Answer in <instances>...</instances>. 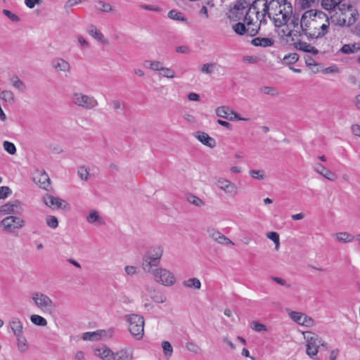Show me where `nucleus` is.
<instances>
[{
  "label": "nucleus",
  "mask_w": 360,
  "mask_h": 360,
  "mask_svg": "<svg viewBox=\"0 0 360 360\" xmlns=\"http://www.w3.org/2000/svg\"><path fill=\"white\" fill-rule=\"evenodd\" d=\"M321 5L324 9L337 14L340 11L339 20L345 25L350 26L356 22L358 12L350 0H322Z\"/></svg>",
  "instance_id": "1"
},
{
  "label": "nucleus",
  "mask_w": 360,
  "mask_h": 360,
  "mask_svg": "<svg viewBox=\"0 0 360 360\" xmlns=\"http://www.w3.org/2000/svg\"><path fill=\"white\" fill-rule=\"evenodd\" d=\"M326 17V15L320 11L309 10L302 14L300 27L309 40L323 37V34L319 33V22L317 18L322 20Z\"/></svg>",
  "instance_id": "2"
},
{
  "label": "nucleus",
  "mask_w": 360,
  "mask_h": 360,
  "mask_svg": "<svg viewBox=\"0 0 360 360\" xmlns=\"http://www.w3.org/2000/svg\"><path fill=\"white\" fill-rule=\"evenodd\" d=\"M265 4H266V0H255L244 10H238L231 13V18H235L236 20L243 19L248 25H254L255 22L251 16V12H255L257 20H259L262 9H264Z\"/></svg>",
  "instance_id": "3"
},
{
  "label": "nucleus",
  "mask_w": 360,
  "mask_h": 360,
  "mask_svg": "<svg viewBox=\"0 0 360 360\" xmlns=\"http://www.w3.org/2000/svg\"><path fill=\"white\" fill-rule=\"evenodd\" d=\"M163 250L160 246L151 247L143 255L142 268L146 272H150L153 267L158 266L162 256Z\"/></svg>",
  "instance_id": "4"
},
{
  "label": "nucleus",
  "mask_w": 360,
  "mask_h": 360,
  "mask_svg": "<svg viewBox=\"0 0 360 360\" xmlns=\"http://www.w3.org/2000/svg\"><path fill=\"white\" fill-rule=\"evenodd\" d=\"M126 320L129 323V330L132 336L137 340L142 338L143 335L144 319L138 314L126 316Z\"/></svg>",
  "instance_id": "5"
},
{
  "label": "nucleus",
  "mask_w": 360,
  "mask_h": 360,
  "mask_svg": "<svg viewBox=\"0 0 360 360\" xmlns=\"http://www.w3.org/2000/svg\"><path fill=\"white\" fill-rule=\"evenodd\" d=\"M71 101L73 104L86 110H91L98 106L97 100L91 96L80 92H75L72 95Z\"/></svg>",
  "instance_id": "6"
},
{
  "label": "nucleus",
  "mask_w": 360,
  "mask_h": 360,
  "mask_svg": "<svg viewBox=\"0 0 360 360\" xmlns=\"http://www.w3.org/2000/svg\"><path fill=\"white\" fill-rule=\"evenodd\" d=\"M327 343H326L317 335L313 334L312 336L308 338L307 345V354L311 358L316 356L319 350H327Z\"/></svg>",
  "instance_id": "7"
},
{
  "label": "nucleus",
  "mask_w": 360,
  "mask_h": 360,
  "mask_svg": "<svg viewBox=\"0 0 360 360\" xmlns=\"http://www.w3.org/2000/svg\"><path fill=\"white\" fill-rule=\"evenodd\" d=\"M153 274L155 281L163 285L171 286L175 283L174 276L166 269H157L153 271Z\"/></svg>",
  "instance_id": "8"
},
{
  "label": "nucleus",
  "mask_w": 360,
  "mask_h": 360,
  "mask_svg": "<svg viewBox=\"0 0 360 360\" xmlns=\"http://www.w3.org/2000/svg\"><path fill=\"white\" fill-rule=\"evenodd\" d=\"M1 224L5 231L13 233L15 229L22 228L25 226V221L18 217L8 216L1 220Z\"/></svg>",
  "instance_id": "9"
},
{
  "label": "nucleus",
  "mask_w": 360,
  "mask_h": 360,
  "mask_svg": "<svg viewBox=\"0 0 360 360\" xmlns=\"http://www.w3.org/2000/svg\"><path fill=\"white\" fill-rule=\"evenodd\" d=\"M233 30L238 35H243L247 33L249 36L254 37L258 33L259 26H256L255 24L248 25L246 22H238L233 25Z\"/></svg>",
  "instance_id": "10"
},
{
  "label": "nucleus",
  "mask_w": 360,
  "mask_h": 360,
  "mask_svg": "<svg viewBox=\"0 0 360 360\" xmlns=\"http://www.w3.org/2000/svg\"><path fill=\"white\" fill-rule=\"evenodd\" d=\"M32 298L39 308H48L53 306L51 299L44 293L36 292L32 294Z\"/></svg>",
  "instance_id": "11"
},
{
  "label": "nucleus",
  "mask_w": 360,
  "mask_h": 360,
  "mask_svg": "<svg viewBox=\"0 0 360 360\" xmlns=\"http://www.w3.org/2000/svg\"><path fill=\"white\" fill-rule=\"evenodd\" d=\"M44 202L49 207H56L60 209H65L68 206V203L64 200L49 194H46L44 197Z\"/></svg>",
  "instance_id": "12"
},
{
  "label": "nucleus",
  "mask_w": 360,
  "mask_h": 360,
  "mask_svg": "<svg viewBox=\"0 0 360 360\" xmlns=\"http://www.w3.org/2000/svg\"><path fill=\"white\" fill-rule=\"evenodd\" d=\"M217 186L225 193L235 195L237 194V187L235 184L229 180L220 178L216 182Z\"/></svg>",
  "instance_id": "13"
},
{
  "label": "nucleus",
  "mask_w": 360,
  "mask_h": 360,
  "mask_svg": "<svg viewBox=\"0 0 360 360\" xmlns=\"http://www.w3.org/2000/svg\"><path fill=\"white\" fill-rule=\"evenodd\" d=\"M292 45L295 49L299 51H302L305 53H312L313 55H317L319 50L314 46H311L307 42H303L301 39H297L296 43H292Z\"/></svg>",
  "instance_id": "14"
},
{
  "label": "nucleus",
  "mask_w": 360,
  "mask_h": 360,
  "mask_svg": "<svg viewBox=\"0 0 360 360\" xmlns=\"http://www.w3.org/2000/svg\"><path fill=\"white\" fill-rule=\"evenodd\" d=\"M51 65L57 72H69L70 70V63L60 58H54Z\"/></svg>",
  "instance_id": "15"
},
{
  "label": "nucleus",
  "mask_w": 360,
  "mask_h": 360,
  "mask_svg": "<svg viewBox=\"0 0 360 360\" xmlns=\"http://www.w3.org/2000/svg\"><path fill=\"white\" fill-rule=\"evenodd\" d=\"M195 136L205 146L212 148L216 146V141L205 132L198 131Z\"/></svg>",
  "instance_id": "16"
},
{
  "label": "nucleus",
  "mask_w": 360,
  "mask_h": 360,
  "mask_svg": "<svg viewBox=\"0 0 360 360\" xmlns=\"http://www.w3.org/2000/svg\"><path fill=\"white\" fill-rule=\"evenodd\" d=\"M133 352L129 348L122 349L114 352L112 360H132Z\"/></svg>",
  "instance_id": "17"
},
{
  "label": "nucleus",
  "mask_w": 360,
  "mask_h": 360,
  "mask_svg": "<svg viewBox=\"0 0 360 360\" xmlns=\"http://www.w3.org/2000/svg\"><path fill=\"white\" fill-rule=\"evenodd\" d=\"M9 325L15 336L22 334L23 326L19 318L12 317L9 321Z\"/></svg>",
  "instance_id": "18"
},
{
  "label": "nucleus",
  "mask_w": 360,
  "mask_h": 360,
  "mask_svg": "<svg viewBox=\"0 0 360 360\" xmlns=\"http://www.w3.org/2000/svg\"><path fill=\"white\" fill-rule=\"evenodd\" d=\"M316 171L330 181H335L337 178L336 175L333 172L326 168L321 164H317Z\"/></svg>",
  "instance_id": "19"
},
{
  "label": "nucleus",
  "mask_w": 360,
  "mask_h": 360,
  "mask_svg": "<svg viewBox=\"0 0 360 360\" xmlns=\"http://www.w3.org/2000/svg\"><path fill=\"white\" fill-rule=\"evenodd\" d=\"M274 41L267 37H256L251 41V44L255 46L269 47L274 44Z\"/></svg>",
  "instance_id": "20"
},
{
  "label": "nucleus",
  "mask_w": 360,
  "mask_h": 360,
  "mask_svg": "<svg viewBox=\"0 0 360 360\" xmlns=\"http://www.w3.org/2000/svg\"><path fill=\"white\" fill-rule=\"evenodd\" d=\"M98 352L96 355L101 357L103 360H112L114 352L108 347L103 346L97 349Z\"/></svg>",
  "instance_id": "21"
},
{
  "label": "nucleus",
  "mask_w": 360,
  "mask_h": 360,
  "mask_svg": "<svg viewBox=\"0 0 360 360\" xmlns=\"http://www.w3.org/2000/svg\"><path fill=\"white\" fill-rule=\"evenodd\" d=\"M19 204V201L15 200L1 205L0 207V214L15 213L14 208L17 207Z\"/></svg>",
  "instance_id": "22"
},
{
  "label": "nucleus",
  "mask_w": 360,
  "mask_h": 360,
  "mask_svg": "<svg viewBox=\"0 0 360 360\" xmlns=\"http://www.w3.org/2000/svg\"><path fill=\"white\" fill-rule=\"evenodd\" d=\"M105 334V331L103 330H96L94 332H86L83 334L82 338L84 340H98L101 336Z\"/></svg>",
  "instance_id": "23"
},
{
  "label": "nucleus",
  "mask_w": 360,
  "mask_h": 360,
  "mask_svg": "<svg viewBox=\"0 0 360 360\" xmlns=\"http://www.w3.org/2000/svg\"><path fill=\"white\" fill-rule=\"evenodd\" d=\"M231 111H233V110L229 107L221 106V107H218L216 109V114L218 117H222L224 119H227L230 121H233V119L232 116H229L231 115Z\"/></svg>",
  "instance_id": "24"
},
{
  "label": "nucleus",
  "mask_w": 360,
  "mask_h": 360,
  "mask_svg": "<svg viewBox=\"0 0 360 360\" xmlns=\"http://www.w3.org/2000/svg\"><path fill=\"white\" fill-rule=\"evenodd\" d=\"M286 3V0H271L269 2L270 9L271 11H274L276 15H278L279 13H282V9L281 7L282 5H285Z\"/></svg>",
  "instance_id": "25"
},
{
  "label": "nucleus",
  "mask_w": 360,
  "mask_h": 360,
  "mask_svg": "<svg viewBox=\"0 0 360 360\" xmlns=\"http://www.w3.org/2000/svg\"><path fill=\"white\" fill-rule=\"evenodd\" d=\"M17 340V347L20 353H25L28 349V344L27 341L25 336L22 334L19 335V336H15Z\"/></svg>",
  "instance_id": "26"
},
{
  "label": "nucleus",
  "mask_w": 360,
  "mask_h": 360,
  "mask_svg": "<svg viewBox=\"0 0 360 360\" xmlns=\"http://www.w3.org/2000/svg\"><path fill=\"white\" fill-rule=\"evenodd\" d=\"M87 221L90 224H94L97 222L101 225H103L105 223L103 219L100 217L98 212L96 210H92L90 212L89 216L87 217Z\"/></svg>",
  "instance_id": "27"
},
{
  "label": "nucleus",
  "mask_w": 360,
  "mask_h": 360,
  "mask_svg": "<svg viewBox=\"0 0 360 360\" xmlns=\"http://www.w3.org/2000/svg\"><path fill=\"white\" fill-rule=\"evenodd\" d=\"M254 1L255 0H237L233 8L231 10V13L236 12V11L244 10L245 8H248Z\"/></svg>",
  "instance_id": "28"
},
{
  "label": "nucleus",
  "mask_w": 360,
  "mask_h": 360,
  "mask_svg": "<svg viewBox=\"0 0 360 360\" xmlns=\"http://www.w3.org/2000/svg\"><path fill=\"white\" fill-rule=\"evenodd\" d=\"M38 183L40 188L49 190V188L50 187V179L46 172H44L40 175Z\"/></svg>",
  "instance_id": "29"
},
{
  "label": "nucleus",
  "mask_w": 360,
  "mask_h": 360,
  "mask_svg": "<svg viewBox=\"0 0 360 360\" xmlns=\"http://www.w3.org/2000/svg\"><path fill=\"white\" fill-rule=\"evenodd\" d=\"M10 81L12 85L20 91H24L25 90L26 87L25 84L20 79L18 76L13 75L12 77H11Z\"/></svg>",
  "instance_id": "30"
},
{
  "label": "nucleus",
  "mask_w": 360,
  "mask_h": 360,
  "mask_svg": "<svg viewBox=\"0 0 360 360\" xmlns=\"http://www.w3.org/2000/svg\"><path fill=\"white\" fill-rule=\"evenodd\" d=\"M290 318L298 324L304 325L306 322L307 316L297 311H291Z\"/></svg>",
  "instance_id": "31"
},
{
  "label": "nucleus",
  "mask_w": 360,
  "mask_h": 360,
  "mask_svg": "<svg viewBox=\"0 0 360 360\" xmlns=\"http://www.w3.org/2000/svg\"><path fill=\"white\" fill-rule=\"evenodd\" d=\"M359 49L360 47L358 46L356 44H344L340 49V51L345 54H350L356 52Z\"/></svg>",
  "instance_id": "32"
},
{
  "label": "nucleus",
  "mask_w": 360,
  "mask_h": 360,
  "mask_svg": "<svg viewBox=\"0 0 360 360\" xmlns=\"http://www.w3.org/2000/svg\"><path fill=\"white\" fill-rule=\"evenodd\" d=\"M88 32L98 41H101L103 39V34L94 25L89 26Z\"/></svg>",
  "instance_id": "33"
},
{
  "label": "nucleus",
  "mask_w": 360,
  "mask_h": 360,
  "mask_svg": "<svg viewBox=\"0 0 360 360\" xmlns=\"http://www.w3.org/2000/svg\"><path fill=\"white\" fill-rule=\"evenodd\" d=\"M299 60V56L296 53H292L284 56L283 63L290 65L295 63Z\"/></svg>",
  "instance_id": "34"
},
{
  "label": "nucleus",
  "mask_w": 360,
  "mask_h": 360,
  "mask_svg": "<svg viewBox=\"0 0 360 360\" xmlns=\"http://www.w3.org/2000/svg\"><path fill=\"white\" fill-rule=\"evenodd\" d=\"M30 321H32V323L39 326H46L47 325L46 319L39 315H32L30 316Z\"/></svg>",
  "instance_id": "35"
},
{
  "label": "nucleus",
  "mask_w": 360,
  "mask_h": 360,
  "mask_svg": "<svg viewBox=\"0 0 360 360\" xmlns=\"http://www.w3.org/2000/svg\"><path fill=\"white\" fill-rule=\"evenodd\" d=\"M184 285L186 288H193L195 289H200L201 287V283L198 278H189L184 283Z\"/></svg>",
  "instance_id": "36"
},
{
  "label": "nucleus",
  "mask_w": 360,
  "mask_h": 360,
  "mask_svg": "<svg viewBox=\"0 0 360 360\" xmlns=\"http://www.w3.org/2000/svg\"><path fill=\"white\" fill-rule=\"evenodd\" d=\"M167 15L170 19L172 20H176L181 22L186 21V18L183 15L182 13L179 12L176 10L169 11Z\"/></svg>",
  "instance_id": "37"
},
{
  "label": "nucleus",
  "mask_w": 360,
  "mask_h": 360,
  "mask_svg": "<svg viewBox=\"0 0 360 360\" xmlns=\"http://www.w3.org/2000/svg\"><path fill=\"white\" fill-rule=\"evenodd\" d=\"M151 300L156 303H163L166 301L165 295L158 290L153 291V295L150 296Z\"/></svg>",
  "instance_id": "38"
},
{
  "label": "nucleus",
  "mask_w": 360,
  "mask_h": 360,
  "mask_svg": "<svg viewBox=\"0 0 360 360\" xmlns=\"http://www.w3.org/2000/svg\"><path fill=\"white\" fill-rule=\"evenodd\" d=\"M354 236L347 232H341L337 234V240L341 243H348L352 241Z\"/></svg>",
  "instance_id": "39"
},
{
  "label": "nucleus",
  "mask_w": 360,
  "mask_h": 360,
  "mask_svg": "<svg viewBox=\"0 0 360 360\" xmlns=\"http://www.w3.org/2000/svg\"><path fill=\"white\" fill-rule=\"evenodd\" d=\"M187 200L191 203L197 207H202L204 205V202L198 197L190 194L187 196Z\"/></svg>",
  "instance_id": "40"
},
{
  "label": "nucleus",
  "mask_w": 360,
  "mask_h": 360,
  "mask_svg": "<svg viewBox=\"0 0 360 360\" xmlns=\"http://www.w3.org/2000/svg\"><path fill=\"white\" fill-rule=\"evenodd\" d=\"M162 347L165 356L168 357L171 356L173 352V348L170 342L168 341H163L162 343Z\"/></svg>",
  "instance_id": "41"
},
{
  "label": "nucleus",
  "mask_w": 360,
  "mask_h": 360,
  "mask_svg": "<svg viewBox=\"0 0 360 360\" xmlns=\"http://www.w3.org/2000/svg\"><path fill=\"white\" fill-rule=\"evenodd\" d=\"M1 98L4 100L6 102L8 103H14L15 97L12 91H3L1 92Z\"/></svg>",
  "instance_id": "42"
},
{
  "label": "nucleus",
  "mask_w": 360,
  "mask_h": 360,
  "mask_svg": "<svg viewBox=\"0 0 360 360\" xmlns=\"http://www.w3.org/2000/svg\"><path fill=\"white\" fill-rule=\"evenodd\" d=\"M4 150L11 155H14L16 153L15 146L8 141H5L3 143Z\"/></svg>",
  "instance_id": "43"
},
{
  "label": "nucleus",
  "mask_w": 360,
  "mask_h": 360,
  "mask_svg": "<svg viewBox=\"0 0 360 360\" xmlns=\"http://www.w3.org/2000/svg\"><path fill=\"white\" fill-rule=\"evenodd\" d=\"M77 174L82 180L87 181L89 179V169L86 167H79L78 168Z\"/></svg>",
  "instance_id": "44"
},
{
  "label": "nucleus",
  "mask_w": 360,
  "mask_h": 360,
  "mask_svg": "<svg viewBox=\"0 0 360 360\" xmlns=\"http://www.w3.org/2000/svg\"><path fill=\"white\" fill-rule=\"evenodd\" d=\"M98 4L101 6H96V9H98L103 12H110L113 11V7L110 4L105 3L103 1H98Z\"/></svg>",
  "instance_id": "45"
},
{
  "label": "nucleus",
  "mask_w": 360,
  "mask_h": 360,
  "mask_svg": "<svg viewBox=\"0 0 360 360\" xmlns=\"http://www.w3.org/2000/svg\"><path fill=\"white\" fill-rule=\"evenodd\" d=\"M145 63L148 64V68L155 71H162L163 68L162 63L160 61L146 60Z\"/></svg>",
  "instance_id": "46"
},
{
  "label": "nucleus",
  "mask_w": 360,
  "mask_h": 360,
  "mask_svg": "<svg viewBox=\"0 0 360 360\" xmlns=\"http://www.w3.org/2000/svg\"><path fill=\"white\" fill-rule=\"evenodd\" d=\"M249 173L252 178L256 179L263 180L265 178V173L263 170L252 169Z\"/></svg>",
  "instance_id": "47"
},
{
  "label": "nucleus",
  "mask_w": 360,
  "mask_h": 360,
  "mask_svg": "<svg viewBox=\"0 0 360 360\" xmlns=\"http://www.w3.org/2000/svg\"><path fill=\"white\" fill-rule=\"evenodd\" d=\"M250 327L252 330L257 332L267 331V328L264 324L260 323L257 321H252Z\"/></svg>",
  "instance_id": "48"
},
{
  "label": "nucleus",
  "mask_w": 360,
  "mask_h": 360,
  "mask_svg": "<svg viewBox=\"0 0 360 360\" xmlns=\"http://www.w3.org/2000/svg\"><path fill=\"white\" fill-rule=\"evenodd\" d=\"M278 34L281 37H291L292 34V30H290L288 25L285 24L283 25V28L278 31Z\"/></svg>",
  "instance_id": "49"
},
{
  "label": "nucleus",
  "mask_w": 360,
  "mask_h": 360,
  "mask_svg": "<svg viewBox=\"0 0 360 360\" xmlns=\"http://www.w3.org/2000/svg\"><path fill=\"white\" fill-rule=\"evenodd\" d=\"M46 224L51 229H56L58 226V221L54 216H48L46 217Z\"/></svg>",
  "instance_id": "50"
},
{
  "label": "nucleus",
  "mask_w": 360,
  "mask_h": 360,
  "mask_svg": "<svg viewBox=\"0 0 360 360\" xmlns=\"http://www.w3.org/2000/svg\"><path fill=\"white\" fill-rule=\"evenodd\" d=\"M260 92L266 95L276 96L278 94L276 89L271 86H263L260 89Z\"/></svg>",
  "instance_id": "51"
},
{
  "label": "nucleus",
  "mask_w": 360,
  "mask_h": 360,
  "mask_svg": "<svg viewBox=\"0 0 360 360\" xmlns=\"http://www.w3.org/2000/svg\"><path fill=\"white\" fill-rule=\"evenodd\" d=\"M3 13L13 22H19L20 18L7 9L3 10Z\"/></svg>",
  "instance_id": "52"
},
{
  "label": "nucleus",
  "mask_w": 360,
  "mask_h": 360,
  "mask_svg": "<svg viewBox=\"0 0 360 360\" xmlns=\"http://www.w3.org/2000/svg\"><path fill=\"white\" fill-rule=\"evenodd\" d=\"M267 237H268V238H269L270 240L274 241V243H275V245H276V246H279V245H280L279 235L277 232H274V231L269 232L267 233Z\"/></svg>",
  "instance_id": "53"
},
{
  "label": "nucleus",
  "mask_w": 360,
  "mask_h": 360,
  "mask_svg": "<svg viewBox=\"0 0 360 360\" xmlns=\"http://www.w3.org/2000/svg\"><path fill=\"white\" fill-rule=\"evenodd\" d=\"M12 193L11 188L8 186H1L0 187V199L6 198Z\"/></svg>",
  "instance_id": "54"
},
{
  "label": "nucleus",
  "mask_w": 360,
  "mask_h": 360,
  "mask_svg": "<svg viewBox=\"0 0 360 360\" xmlns=\"http://www.w3.org/2000/svg\"><path fill=\"white\" fill-rule=\"evenodd\" d=\"M216 241L220 244L222 245H229V244H233V243L227 237H226L222 233H220L219 236H218Z\"/></svg>",
  "instance_id": "55"
},
{
  "label": "nucleus",
  "mask_w": 360,
  "mask_h": 360,
  "mask_svg": "<svg viewBox=\"0 0 360 360\" xmlns=\"http://www.w3.org/2000/svg\"><path fill=\"white\" fill-rule=\"evenodd\" d=\"M214 66V63H205L201 67L200 70L203 73L210 74L213 71Z\"/></svg>",
  "instance_id": "56"
},
{
  "label": "nucleus",
  "mask_w": 360,
  "mask_h": 360,
  "mask_svg": "<svg viewBox=\"0 0 360 360\" xmlns=\"http://www.w3.org/2000/svg\"><path fill=\"white\" fill-rule=\"evenodd\" d=\"M207 232L210 238H212L214 240L216 241L218 236L220 235V232L213 228H208Z\"/></svg>",
  "instance_id": "57"
},
{
  "label": "nucleus",
  "mask_w": 360,
  "mask_h": 360,
  "mask_svg": "<svg viewBox=\"0 0 360 360\" xmlns=\"http://www.w3.org/2000/svg\"><path fill=\"white\" fill-rule=\"evenodd\" d=\"M162 71L164 72L162 74V76L167 78H174L175 77V72L173 70L168 68H162Z\"/></svg>",
  "instance_id": "58"
},
{
  "label": "nucleus",
  "mask_w": 360,
  "mask_h": 360,
  "mask_svg": "<svg viewBox=\"0 0 360 360\" xmlns=\"http://www.w3.org/2000/svg\"><path fill=\"white\" fill-rule=\"evenodd\" d=\"M186 347L188 350L195 354H198L200 351V347L193 342H187Z\"/></svg>",
  "instance_id": "59"
},
{
  "label": "nucleus",
  "mask_w": 360,
  "mask_h": 360,
  "mask_svg": "<svg viewBox=\"0 0 360 360\" xmlns=\"http://www.w3.org/2000/svg\"><path fill=\"white\" fill-rule=\"evenodd\" d=\"M264 9H262L260 15H264L268 16L269 18L271 19V13L269 12L270 6L269 4L266 1V4H265L264 6Z\"/></svg>",
  "instance_id": "60"
},
{
  "label": "nucleus",
  "mask_w": 360,
  "mask_h": 360,
  "mask_svg": "<svg viewBox=\"0 0 360 360\" xmlns=\"http://www.w3.org/2000/svg\"><path fill=\"white\" fill-rule=\"evenodd\" d=\"M316 0H299L301 8L305 9L311 6V4L315 3Z\"/></svg>",
  "instance_id": "61"
},
{
  "label": "nucleus",
  "mask_w": 360,
  "mask_h": 360,
  "mask_svg": "<svg viewBox=\"0 0 360 360\" xmlns=\"http://www.w3.org/2000/svg\"><path fill=\"white\" fill-rule=\"evenodd\" d=\"M125 273L129 276H133L137 274V268L134 266H126L124 267Z\"/></svg>",
  "instance_id": "62"
},
{
  "label": "nucleus",
  "mask_w": 360,
  "mask_h": 360,
  "mask_svg": "<svg viewBox=\"0 0 360 360\" xmlns=\"http://www.w3.org/2000/svg\"><path fill=\"white\" fill-rule=\"evenodd\" d=\"M177 53H186V54H188V53H191V49L188 46H176V49H175Z\"/></svg>",
  "instance_id": "63"
},
{
  "label": "nucleus",
  "mask_w": 360,
  "mask_h": 360,
  "mask_svg": "<svg viewBox=\"0 0 360 360\" xmlns=\"http://www.w3.org/2000/svg\"><path fill=\"white\" fill-rule=\"evenodd\" d=\"M304 60L305 63L308 67H313L317 65V63L315 62L314 59L311 56H306L304 57Z\"/></svg>",
  "instance_id": "64"
}]
</instances>
